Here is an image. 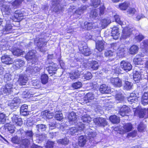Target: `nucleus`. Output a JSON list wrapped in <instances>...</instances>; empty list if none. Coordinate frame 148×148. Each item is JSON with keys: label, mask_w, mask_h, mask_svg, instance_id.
Here are the masks:
<instances>
[{"label": "nucleus", "mask_w": 148, "mask_h": 148, "mask_svg": "<svg viewBox=\"0 0 148 148\" xmlns=\"http://www.w3.org/2000/svg\"><path fill=\"white\" fill-rule=\"evenodd\" d=\"M34 43L40 49V51L44 52L46 51L45 47L47 44V41L45 38H36L35 40Z\"/></svg>", "instance_id": "nucleus-1"}, {"label": "nucleus", "mask_w": 148, "mask_h": 148, "mask_svg": "<svg viewBox=\"0 0 148 148\" xmlns=\"http://www.w3.org/2000/svg\"><path fill=\"white\" fill-rule=\"evenodd\" d=\"M29 66L27 67L26 71L27 73L31 74H35L39 71L42 68L40 65L38 64H31L30 62H28Z\"/></svg>", "instance_id": "nucleus-2"}, {"label": "nucleus", "mask_w": 148, "mask_h": 148, "mask_svg": "<svg viewBox=\"0 0 148 148\" xmlns=\"http://www.w3.org/2000/svg\"><path fill=\"white\" fill-rule=\"evenodd\" d=\"M62 0H52V4L53 7V11L55 12L60 13L64 10L63 6L61 4Z\"/></svg>", "instance_id": "nucleus-3"}, {"label": "nucleus", "mask_w": 148, "mask_h": 148, "mask_svg": "<svg viewBox=\"0 0 148 148\" xmlns=\"http://www.w3.org/2000/svg\"><path fill=\"white\" fill-rule=\"evenodd\" d=\"M86 133L88 135V137L90 139V142L92 146H95V144L97 143L99 145H102V143L99 142L97 143L95 140V138L96 135V133L95 132H92L91 130L90 131H87L86 132Z\"/></svg>", "instance_id": "nucleus-4"}, {"label": "nucleus", "mask_w": 148, "mask_h": 148, "mask_svg": "<svg viewBox=\"0 0 148 148\" xmlns=\"http://www.w3.org/2000/svg\"><path fill=\"white\" fill-rule=\"evenodd\" d=\"M93 122L96 125L99 127H104L107 125L106 119L102 117L95 118L93 119Z\"/></svg>", "instance_id": "nucleus-5"}, {"label": "nucleus", "mask_w": 148, "mask_h": 148, "mask_svg": "<svg viewBox=\"0 0 148 148\" xmlns=\"http://www.w3.org/2000/svg\"><path fill=\"white\" fill-rule=\"evenodd\" d=\"M132 28L129 26L125 27L122 32V34L121 38L123 39H126L129 38L132 34Z\"/></svg>", "instance_id": "nucleus-6"}, {"label": "nucleus", "mask_w": 148, "mask_h": 148, "mask_svg": "<svg viewBox=\"0 0 148 148\" xmlns=\"http://www.w3.org/2000/svg\"><path fill=\"white\" fill-rule=\"evenodd\" d=\"M13 84L11 82H7L4 86H3L1 89L0 94L3 93L6 94L11 92L12 89Z\"/></svg>", "instance_id": "nucleus-7"}, {"label": "nucleus", "mask_w": 148, "mask_h": 148, "mask_svg": "<svg viewBox=\"0 0 148 148\" xmlns=\"http://www.w3.org/2000/svg\"><path fill=\"white\" fill-rule=\"evenodd\" d=\"M120 67L126 71H128L132 69V66L128 62L123 60L120 63Z\"/></svg>", "instance_id": "nucleus-8"}, {"label": "nucleus", "mask_w": 148, "mask_h": 148, "mask_svg": "<svg viewBox=\"0 0 148 148\" xmlns=\"http://www.w3.org/2000/svg\"><path fill=\"white\" fill-rule=\"evenodd\" d=\"M21 102L20 99L18 97H15L13 98V100L8 102V105L11 107V108H15L16 109L17 108V106Z\"/></svg>", "instance_id": "nucleus-9"}, {"label": "nucleus", "mask_w": 148, "mask_h": 148, "mask_svg": "<svg viewBox=\"0 0 148 148\" xmlns=\"http://www.w3.org/2000/svg\"><path fill=\"white\" fill-rule=\"evenodd\" d=\"M11 119L14 124L17 125L21 126L23 124L22 119L21 118H18L17 115L14 114L11 115Z\"/></svg>", "instance_id": "nucleus-10"}, {"label": "nucleus", "mask_w": 148, "mask_h": 148, "mask_svg": "<svg viewBox=\"0 0 148 148\" xmlns=\"http://www.w3.org/2000/svg\"><path fill=\"white\" fill-rule=\"evenodd\" d=\"M110 82L113 85L116 87H120L122 86V81L119 77L112 78L110 79Z\"/></svg>", "instance_id": "nucleus-11"}, {"label": "nucleus", "mask_w": 148, "mask_h": 148, "mask_svg": "<svg viewBox=\"0 0 148 148\" xmlns=\"http://www.w3.org/2000/svg\"><path fill=\"white\" fill-rule=\"evenodd\" d=\"M88 7V5H82L75 12L74 15L75 16L77 15H81V14L83 13L84 11Z\"/></svg>", "instance_id": "nucleus-12"}, {"label": "nucleus", "mask_w": 148, "mask_h": 148, "mask_svg": "<svg viewBox=\"0 0 148 148\" xmlns=\"http://www.w3.org/2000/svg\"><path fill=\"white\" fill-rule=\"evenodd\" d=\"M130 108L126 105L123 106L120 109L119 114L122 116H124L130 111Z\"/></svg>", "instance_id": "nucleus-13"}, {"label": "nucleus", "mask_w": 148, "mask_h": 148, "mask_svg": "<svg viewBox=\"0 0 148 148\" xmlns=\"http://www.w3.org/2000/svg\"><path fill=\"white\" fill-rule=\"evenodd\" d=\"M77 116L73 112H71L69 115L68 119L71 124L75 123L77 122Z\"/></svg>", "instance_id": "nucleus-14"}, {"label": "nucleus", "mask_w": 148, "mask_h": 148, "mask_svg": "<svg viewBox=\"0 0 148 148\" xmlns=\"http://www.w3.org/2000/svg\"><path fill=\"white\" fill-rule=\"evenodd\" d=\"M99 90L102 94L108 93L110 92V88L104 84H103L100 86Z\"/></svg>", "instance_id": "nucleus-15"}, {"label": "nucleus", "mask_w": 148, "mask_h": 148, "mask_svg": "<svg viewBox=\"0 0 148 148\" xmlns=\"http://www.w3.org/2000/svg\"><path fill=\"white\" fill-rule=\"evenodd\" d=\"M35 50H31L28 52L25 56V58L28 60V62H30V61L32 60H34L35 57Z\"/></svg>", "instance_id": "nucleus-16"}, {"label": "nucleus", "mask_w": 148, "mask_h": 148, "mask_svg": "<svg viewBox=\"0 0 148 148\" xmlns=\"http://www.w3.org/2000/svg\"><path fill=\"white\" fill-rule=\"evenodd\" d=\"M2 10L3 15H8L10 14L11 9L9 5L3 4Z\"/></svg>", "instance_id": "nucleus-17"}, {"label": "nucleus", "mask_w": 148, "mask_h": 148, "mask_svg": "<svg viewBox=\"0 0 148 148\" xmlns=\"http://www.w3.org/2000/svg\"><path fill=\"white\" fill-rule=\"evenodd\" d=\"M133 128L132 125L130 123L125 124L121 128L122 133H125L131 131Z\"/></svg>", "instance_id": "nucleus-18"}, {"label": "nucleus", "mask_w": 148, "mask_h": 148, "mask_svg": "<svg viewBox=\"0 0 148 148\" xmlns=\"http://www.w3.org/2000/svg\"><path fill=\"white\" fill-rule=\"evenodd\" d=\"M111 36L115 40L117 39L119 37V28L117 27H114L112 28V31Z\"/></svg>", "instance_id": "nucleus-19"}, {"label": "nucleus", "mask_w": 148, "mask_h": 148, "mask_svg": "<svg viewBox=\"0 0 148 148\" xmlns=\"http://www.w3.org/2000/svg\"><path fill=\"white\" fill-rule=\"evenodd\" d=\"M2 62L5 64H10L13 63L12 59L8 55H4L1 58Z\"/></svg>", "instance_id": "nucleus-20"}, {"label": "nucleus", "mask_w": 148, "mask_h": 148, "mask_svg": "<svg viewBox=\"0 0 148 148\" xmlns=\"http://www.w3.org/2000/svg\"><path fill=\"white\" fill-rule=\"evenodd\" d=\"M105 42L103 41H98L96 43V48L99 52L102 51L104 49Z\"/></svg>", "instance_id": "nucleus-21"}, {"label": "nucleus", "mask_w": 148, "mask_h": 148, "mask_svg": "<svg viewBox=\"0 0 148 148\" xmlns=\"http://www.w3.org/2000/svg\"><path fill=\"white\" fill-rule=\"evenodd\" d=\"M8 23L6 24L4 29H3V34H6L12 33V26L10 24H9L8 22H6Z\"/></svg>", "instance_id": "nucleus-22"}, {"label": "nucleus", "mask_w": 148, "mask_h": 148, "mask_svg": "<svg viewBox=\"0 0 148 148\" xmlns=\"http://www.w3.org/2000/svg\"><path fill=\"white\" fill-rule=\"evenodd\" d=\"M25 62L24 61L19 59H16L14 62V67L16 68H20L23 66L25 64Z\"/></svg>", "instance_id": "nucleus-23"}, {"label": "nucleus", "mask_w": 148, "mask_h": 148, "mask_svg": "<svg viewBox=\"0 0 148 148\" xmlns=\"http://www.w3.org/2000/svg\"><path fill=\"white\" fill-rule=\"evenodd\" d=\"M87 142L86 138L85 136H81L78 138V144L81 147H83Z\"/></svg>", "instance_id": "nucleus-24"}, {"label": "nucleus", "mask_w": 148, "mask_h": 148, "mask_svg": "<svg viewBox=\"0 0 148 148\" xmlns=\"http://www.w3.org/2000/svg\"><path fill=\"white\" fill-rule=\"evenodd\" d=\"M127 99L129 102H135L137 101L138 98L135 93L130 94L129 97H127Z\"/></svg>", "instance_id": "nucleus-25"}, {"label": "nucleus", "mask_w": 148, "mask_h": 148, "mask_svg": "<svg viewBox=\"0 0 148 148\" xmlns=\"http://www.w3.org/2000/svg\"><path fill=\"white\" fill-rule=\"evenodd\" d=\"M130 5V3L128 1H125L119 4V9L122 10H126L128 7Z\"/></svg>", "instance_id": "nucleus-26"}, {"label": "nucleus", "mask_w": 148, "mask_h": 148, "mask_svg": "<svg viewBox=\"0 0 148 148\" xmlns=\"http://www.w3.org/2000/svg\"><path fill=\"white\" fill-rule=\"evenodd\" d=\"M13 54L17 56H19L23 55L24 53V51L18 48H15L12 51Z\"/></svg>", "instance_id": "nucleus-27"}, {"label": "nucleus", "mask_w": 148, "mask_h": 148, "mask_svg": "<svg viewBox=\"0 0 148 148\" xmlns=\"http://www.w3.org/2000/svg\"><path fill=\"white\" fill-rule=\"evenodd\" d=\"M49 73L51 74V76H52L53 74L56 73L57 70V68L55 66V65L53 66L50 65L46 68Z\"/></svg>", "instance_id": "nucleus-28"}, {"label": "nucleus", "mask_w": 148, "mask_h": 148, "mask_svg": "<svg viewBox=\"0 0 148 148\" xmlns=\"http://www.w3.org/2000/svg\"><path fill=\"white\" fill-rule=\"evenodd\" d=\"M139 116L140 118H143L145 116V118L148 117V108L146 110L145 109H141L139 112Z\"/></svg>", "instance_id": "nucleus-29"}, {"label": "nucleus", "mask_w": 148, "mask_h": 148, "mask_svg": "<svg viewBox=\"0 0 148 148\" xmlns=\"http://www.w3.org/2000/svg\"><path fill=\"white\" fill-rule=\"evenodd\" d=\"M141 102L144 105L148 104V92L144 93L142 97Z\"/></svg>", "instance_id": "nucleus-30"}, {"label": "nucleus", "mask_w": 148, "mask_h": 148, "mask_svg": "<svg viewBox=\"0 0 148 148\" xmlns=\"http://www.w3.org/2000/svg\"><path fill=\"white\" fill-rule=\"evenodd\" d=\"M28 78L25 75H21L19 76L18 81L22 85H25V83L27 82Z\"/></svg>", "instance_id": "nucleus-31"}, {"label": "nucleus", "mask_w": 148, "mask_h": 148, "mask_svg": "<svg viewBox=\"0 0 148 148\" xmlns=\"http://www.w3.org/2000/svg\"><path fill=\"white\" fill-rule=\"evenodd\" d=\"M133 79L136 83H138L139 81L142 79L141 75L140 72L138 71L135 72L134 73Z\"/></svg>", "instance_id": "nucleus-32"}, {"label": "nucleus", "mask_w": 148, "mask_h": 148, "mask_svg": "<svg viewBox=\"0 0 148 148\" xmlns=\"http://www.w3.org/2000/svg\"><path fill=\"white\" fill-rule=\"evenodd\" d=\"M36 130L38 132L45 131L46 130L47 127L46 126L43 124H39L36 125Z\"/></svg>", "instance_id": "nucleus-33"}, {"label": "nucleus", "mask_w": 148, "mask_h": 148, "mask_svg": "<svg viewBox=\"0 0 148 148\" xmlns=\"http://www.w3.org/2000/svg\"><path fill=\"white\" fill-rule=\"evenodd\" d=\"M42 114L48 119L52 118L54 115L53 112H50V111L47 110L42 112Z\"/></svg>", "instance_id": "nucleus-34"}, {"label": "nucleus", "mask_w": 148, "mask_h": 148, "mask_svg": "<svg viewBox=\"0 0 148 148\" xmlns=\"http://www.w3.org/2000/svg\"><path fill=\"white\" fill-rule=\"evenodd\" d=\"M99 66L98 62L95 61H92L90 63V67L93 70H96L98 69Z\"/></svg>", "instance_id": "nucleus-35"}, {"label": "nucleus", "mask_w": 148, "mask_h": 148, "mask_svg": "<svg viewBox=\"0 0 148 148\" xmlns=\"http://www.w3.org/2000/svg\"><path fill=\"white\" fill-rule=\"evenodd\" d=\"M110 120L113 123H118L120 121V119L119 117L113 115L111 116L109 118Z\"/></svg>", "instance_id": "nucleus-36"}, {"label": "nucleus", "mask_w": 148, "mask_h": 148, "mask_svg": "<svg viewBox=\"0 0 148 148\" xmlns=\"http://www.w3.org/2000/svg\"><path fill=\"white\" fill-rule=\"evenodd\" d=\"M80 74L78 71H75L74 72H71L70 74V77L72 79H77L78 78Z\"/></svg>", "instance_id": "nucleus-37"}, {"label": "nucleus", "mask_w": 148, "mask_h": 148, "mask_svg": "<svg viewBox=\"0 0 148 148\" xmlns=\"http://www.w3.org/2000/svg\"><path fill=\"white\" fill-rule=\"evenodd\" d=\"M23 16V13L19 10L16 11L14 14V17L15 18L18 20H21V18Z\"/></svg>", "instance_id": "nucleus-38"}, {"label": "nucleus", "mask_w": 148, "mask_h": 148, "mask_svg": "<svg viewBox=\"0 0 148 148\" xmlns=\"http://www.w3.org/2000/svg\"><path fill=\"white\" fill-rule=\"evenodd\" d=\"M138 50V47L135 45H133L131 46L129 49L130 53L133 54L136 53Z\"/></svg>", "instance_id": "nucleus-39"}, {"label": "nucleus", "mask_w": 148, "mask_h": 148, "mask_svg": "<svg viewBox=\"0 0 148 148\" xmlns=\"http://www.w3.org/2000/svg\"><path fill=\"white\" fill-rule=\"evenodd\" d=\"M25 137L33 141V136L34 135L32 131L28 130L25 132Z\"/></svg>", "instance_id": "nucleus-40"}, {"label": "nucleus", "mask_w": 148, "mask_h": 148, "mask_svg": "<svg viewBox=\"0 0 148 148\" xmlns=\"http://www.w3.org/2000/svg\"><path fill=\"white\" fill-rule=\"evenodd\" d=\"M84 28L88 30H89L92 29L93 26V24L91 22H85L84 23Z\"/></svg>", "instance_id": "nucleus-41"}, {"label": "nucleus", "mask_w": 148, "mask_h": 148, "mask_svg": "<svg viewBox=\"0 0 148 148\" xmlns=\"http://www.w3.org/2000/svg\"><path fill=\"white\" fill-rule=\"evenodd\" d=\"M55 113V118L57 120L60 121L63 119V115L60 111H56Z\"/></svg>", "instance_id": "nucleus-42"}, {"label": "nucleus", "mask_w": 148, "mask_h": 148, "mask_svg": "<svg viewBox=\"0 0 148 148\" xmlns=\"http://www.w3.org/2000/svg\"><path fill=\"white\" fill-rule=\"evenodd\" d=\"M88 100V102H91L92 100L96 99L95 98V95L91 92H89L86 95Z\"/></svg>", "instance_id": "nucleus-43"}, {"label": "nucleus", "mask_w": 148, "mask_h": 148, "mask_svg": "<svg viewBox=\"0 0 148 148\" xmlns=\"http://www.w3.org/2000/svg\"><path fill=\"white\" fill-rule=\"evenodd\" d=\"M98 15V11L96 9L92 10L90 13V16L91 18H96Z\"/></svg>", "instance_id": "nucleus-44"}, {"label": "nucleus", "mask_w": 148, "mask_h": 148, "mask_svg": "<svg viewBox=\"0 0 148 148\" xmlns=\"http://www.w3.org/2000/svg\"><path fill=\"white\" fill-rule=\"evenodd\" d=\"M142 59L139 56H137L134 60V64L136 65H138L143 64V63L142 61H141Z\"/></svg>", "instance_id": "nucleus-45"}, {"label": "nucleus", "mask_w": 148, "mask_h": 148, "mask_svg": "<svg viewBox=\"0 0 148 148\" xmlns=\"http://www.w3.org/2000/svg\"><path fill=\"white\" fill-rule=\"evenodd\" d=\"M30 140L27 138H25L22 140V146L24 148H28V146L29 144Z\"/></svg>", "instance_id": "nucleus-46"}, {"label": "nucleus", "mask_w": 148, "mask_h": 148, "mask_svg": "<svg viewBox=\"0 0 148 148\" xmlns=\"http://www.w3.org/2000/svg\"><path fill=\"white\" fill-rule=\"evenodd\" d=\"M8 131L11 133H14L15 131V127L12 124H8L6 125Z\"/></svg>", "instance_id": "nucleus-47"}, {"label": "nucleus", "mask_w": 148, "mask_h": 148, "mask_svg": "<svg viewBox=\"0 0 148 148\" xmlns=\"http://www.w3.org/2000/svg\"><path fill=\"white\" fill-rule=\"evenodd\" d=\"M41 82L43 84H45L48 82V77L45 74L42 75L41 77Z\"/></svg>", "instance_id": "nucleus-48"}, {"label": "nucleus", "mask_w": 148, "mask_h": 148, "mask_svg": "<svg viewBox=\"0 0 148 148\" xmlns=\"http://www.w3.org/2000/svg\"><path fill=\"white\" fill-rule=\"evenodd\" d=\"M133 86L132 83L128 82L125 81L124 86V88L127 90L131 89Z\"/></svg>", "instance_id": "nucleus-49"}, {"label": "nucleus", "mask_w": 148, "mask_h": 148, "mask_svg": "<svg viewBox=\"0 0 148 148\" xmlns=\"http://www.w3.org/2000/svg\"><path fill=\"white\" fill-rule=\"evenodd\" d=\"M69 140L67 138H65L58 140L57 143L59 144L62 145H67L69 143Z\"/></svg>", "instance_id": "nucleus-50"}, {"label": "nucleus", "mask_w": 148, "mask_h": 148, "mask_svg": "<svg viewBox=\"0 0 148 148\" xmlns=\"http://www.w3.org/2000/svg\"><path fill=\"white\" fill-rule=\"evenodd\" d=\"M82 86V83L80 82H75L72 84L73 88L75 89H78L81 87Z\"/></svg>", "instance_id": "nucleus-51"}, {"label": "nucleus", "mask_w": 148, "mask_h": 148, "mask_svg": "<svg viewBox=\"0 0 148 148\" xmlns=\"http://www.w3.org/2000/svg\"><path fill=\"white\" fill-rule=\"evenodd\" d=\"M7 118L5 114L3 113H0V122L2 124L5 122Z\"/></svg>", "instance_id": "nucleus-52"}, {"label": "nucleus", "mask_w": 148, "mask_h": 148, "mask_svg": "<svg viewBox=\"0 0 148 148\" xmlns=\"http://www.w3.org/2000/svg\"><path fill=\"white\" fill-rule=\"evenodd\" d=\"M124 97L120 93L116 94V95L115 99L117 102H121L123 101Z\"/></svg>", "instance_id": "nucleus-53"}, {"label": "nucleus", "mask_w": 148, "mask_h": 148, "mask_svg": "<svg viewBox=\"0 0 148 148\" xmlns=\"http://www.w3.org/2000/svg\"><path fill=\"white\" fill-rule=\"evenodd\" d=\"M90 117L87 115H84L82 118V119L84 123H88L90 121Z\"/></svg>", "instance_id": "nucleus-54"}, {"label": "nucleus", "mask_w": 148, "mask_h": 148, "mask_svg": "<svg viewBox=\"0 0 148 148\" xmlns=\"http://www.w3.org/2000/svg\"><path fill=\"white\" fill-rule=\"evenodd\" d=\"M82 53L85 56H88L91 54V51L88 48H83L82 51Z\"/></svg>", "instance_id": "nucleus-55"}, {"label": "nucleus", "mask_w": 148, "mask_h": 148, "mask_svg": "<svg viewBox=\"0 0 148 148\" xmlns=\"http://www.w3.org/2000/svg\"><path fill=\"white\" fill-rule=\"evenodd\" d=\"M102 25L103 27H105L111 23V21L109 18L103 19L102 20Z\"/></svg>", "instance_id": "nucleus-56"}, {"label": "nucleus", "mask_w": 148, "mask_h": 148, "mask_svg": "<svg viewBox=\"0 0 148 148\" xmlns=\"http://www.w3.org/2000/svg\"><path fill=\"white\" fill-rule=\"evenodd\" d=\"M146 127V126L142 122H141L138 125V129L139 132H143L145 130Z\"/></svg>", "instance_id": "nucleus-57"}, {"label": "nucleus", "mask_w": 148, "mask_h": 148, "mask_svg": "<svg viewBox=\"0 0 148 148\" xmlns=\"http://www.w3.org/2000/svg\"><path fill=\"white\" fill-rule=\"evenodd\" d=\"M100 0H92L91 5L94 8H97L100 4Z\"/></svg>", "instance_id": "nucleus-58"}, {"label": "nucleus", "mask_w": 148, "mask_h": 148, "mask_svg": "<svg viewBox=\"0 0 148 148\" xmlns=\"http://www.w3.org/2000/svg\"><path fill=\"white\" fill-rule=\"evenodd\" d=\"M77 131V130L75 127H71L70 129L67 132V133L71 135H73Z\"/></svg>", "instance_id": "nucleus-59"}, {"label": "nucleus", "mask_w": 148, "mask_h": 148, "mask_svg": "<svg viewBox=\"0 0 148 148\" xmlns=\"http://www.w3.org/2000/svg\"><path fill=\"white\" fill-rule=\"evenodd\" d=\"M23 0H15L12 3V5L15 8L17 7L22 3Z\"/></svg>", "instance_id": "nucleus-60"}, {"label": "nucleus", "mask_w": 148, "mask_h": 148, "mask_svg": "<svg viewBox=\"0 0 148 148\" xmlns=\"http://www.w3.org/2000/svg\"><path fill=\"white\" fill-rule=\"evenodd\" d=\"M136 10V9L132 8H130L127 10V13L128 14L133 15L135 14Z\"/></svg>", "instance_id": "nucleus-61"}, {"label": "nucleus", "mask_w": 148, "mask_h": 148, "mask_svg": "<svg viewBox=\"0 0 148 148\" xmlns=\"http://www.w3.org/2000/svg\"><path fill=\"white\" fill-rule=\"evenodd\" d=\"M84 76V78L87 80H89L92 77L91 73L89 72H86L85 73Z\"/></svg>", "instance_id": "nucleus-62"}, {"label": "nucleus", "mask_w": 148, "mask_h": 148, "mask_svg": "<svg viewBox=\"0 0 148 148\" xmlns=\"http://www.w3.org/2000/svg\"><path fill=\"white\" fill-rule=\"evenodd\" d=\"M140 45L142 48H148V40H144L141 43Z\"/></svg>", "instance_id": "nucleus-63"}, {"label": "nucleus", "mask_w": 148, "mask_h": 148, "mask_svg": "<svg viewBox=\"0 0 148 148\" xmlns=\"http://www.w3.org/2000/svg\"><path fill=\"white\" fill-rule=\"evenodd\" d=\"M54 145V142L52 141H48L45 146L46 148H53Z\"/></svg>", "instance_id": "nucleus-64"}]
</instances>
